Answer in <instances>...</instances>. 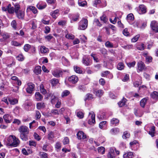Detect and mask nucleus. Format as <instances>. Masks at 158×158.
<instances>
[{
    "label": "nucleus",
    "instance_id": "obj_50",
    "mask_svg": "<svg viewBox=\"0 0 158 158\" xmlns=\"http://www.w3.org/2000/svg\"><path fill=\"white\" fill-rule=\"evenodd\" d=\"M16 58L19 61H22L24 60V58L22 54H20L16 57Z\"/></svg>",
    "mask_w": 158,
    "mask_h": 158
},
{
    "label": "nucleus",
    "instance_id": "obj_5",
    "mask_svg": "<svg viewBox=\"0 0 158 158\" xmlns=\"http://www.w3.org/2000/svg\"><path fill=\"white\" fill-rule=\"evenodd\" d=\"M2 9L4 11H7L10 14H13L15 12V8L12 7L10 4H9L6 7H2Z\"/></svg>",
    "mask_w": 158,
    "mask_h": 158
},
{
    "label": "nucleus",
    "instance_id": "obj_9",
    "mask_svg": "<svg viewBox=\"0 0 158 158\" xmlns=\"http://www.w3.org/2000/svg\"><path fill=\"white\" fill-rule=\"evenodd\" d=\"M146 7L143 4L140 5L138 7V12L140 14H142L146 12Z\"/></svg>",
    "mask_w": 158,
    "mask_h": 158
},
{
    "label": "nucleus",
    "instance_id": "obj_25",
    "mask_svg": "<svg viewBox=\"0 0 158 158\" xmlns=\"http://www.w3.org/2000/svg\"><path fill=\"white\" fill-rule=\"evenodd\" d=\"M133 156L132 152H129L125 153L123 155V157L124 158H133Z\"/></svg>",
    "mask_w": 158,
    "mask_h": 158
},
{
    "label": "nucleus",
    "instance_id": "obj_17",
    "mask_svg": "<svg viewBox=\"0 0 158 158\" xmlns=\"http://www.w3.org/2000/svg\"><path fill=\"white\" fill-rule=\"evenodd\" d=\"M138 67L139 70L142 71L145 69V64L142 61H139L138 63Z\"/></svg>",
    "mask_w": 158,
    "mask_h": 158
},
{
    "label": "nucleus",
    "instance_id": "obj_39",
    "mask_svg": "<svg viewBox=\"0 0 158 158\" xmlns=\"http://www.w3.org/2000/svg\"><path fill=\"white\" fill-rule=\"evenodd\" d=\"M54 133L53 132L50 131L48 136V138L49 140H52L54 137Z\"/></svg>",
    "mask_w": 158,
    "mask_h": 158
},
{
    "label": "nucleus",
    "instance_id": "obj_59",
    "mask_svg": "<svg viewBox=\"0 0 158 158\" xmlns=\"http://www.w3.org/2000/svg\"><path fill=\"white\" fill-rule=\"evenodd\" d=\"M100 19L104 23H106L108 21V19L105 15H103L101 16Z\"/></svg>",
    "mask_w": 158,
    "mask_h": 158
},
{
    "label": "nucleus",
    "instance_id": "obj_30",
    "mask_svg": "<svg viewBox=\"0 0 158 158\" xmlns=\"http://www.w3.org/2000/svg\"><path fill=\"white\" fill-rule=\"evenodd\" d=\"M40 50L42 53H46L48 50V49L44 46H43L40 47Z\"/></svg>",
    "mask_w": 158,
    "mask_h": 158
},
{
    "label": "nucleus",
    "instance_id": "obj_22",
    "mask_svg": "<svg viewBox=\"0 0 158 158\" xmlns=\"http://www.w3.org/2000/svg\"><path fill=\"white\" fill-rule=\"evenodd\" d=\"M119 120L116 118H113L110 120V123L112 125H118L119 123Z\"/></svg>",
    "mask_w": 158,
    "mask_h": 158
},
{
    "label": "nucleus",
    "instance_id": "obj_27",
    "mask_svg": "<svg viewBox=\"0 0 158 158\" xmlns=\"http://www.w3.org/2000/svg\"><path fill=\"white\" fill-rule=\"evenodd\" d=\"M134 113L137 117H141L143 114V113L140 110V109H135L134 111Z\"/></svg>",
    "mask_w": 158,
    "mask_h": 158
},
{
    "label": "nucleus",
    "instance_id": "obj_18",
    "mask_svg": "<svg viewBox=\"0 0 158 158\" xmlns=\"http://www.w3.org/2000/svg\"><path fill=\"white\" fill-rule=\"evenodd\" d=\"M104 92L103 90L101 89H95L94 90V93L95 94L96 96L99 97L102 96Z\"/></svg>",
    "mask_w": 158,
    "mask_h": 158
},
{
    "label": "nucleus",
    "instance_id": "obj_55",
    "mask_svg": "<svg viewBox=\"0 0 158 158\" xmlns=\"http://www.w3.org/2000/svg\"><path fill=\"white\" fill-rule=\"evenodd\" d=\"M30 25L32 26L31 28L33 29H35L37 27L36 25L35 24L34 20H32L30 22Z\"/></svg>",
    "mask_w": 158,
    "mask_h": 158
},
{
    "label": "nucleus",
    "instance_id": "obj_51",
    "mask_svg": "<svg viewBox=\"0 0 158 158\" xmlns=\"http://www.w3.org/2000/svg\"><path fill=\"white\" fill-rule=\"evenodd\" d=\"M31 47V46L29 44H27L25 45L24 46V50L26 52H27Z\"/></svg>",
    "mask_w": 158,
    "mask_h": 158
},
{
    "label": "nucleus",
    "instance_id": "obj_14",
    "mask_svg": "<svg viewBox=\"0 0 158 158\" xmlns=\"http://www.w3.org/2000/svg\"><path fill=\"white\" fill-rule=\"evenodd\" d=\"M108 158H114V148H110V151L107 155Z\"/></svg>",
    "mask_w": 158,
    "mask_h": 158
},
{
    "label": "nucleus",
    "instance_id": "obj_60",
    "mask_svg": "<svg viewBox=\"0 0 158 158\" xmlns=\"http://www.w3.org/2000/svg\"><path fill=\"white\" fill-rule=\"evenodd\" d=\"M136 62L134 61L132 62L129 63L127 64L129 68L133 67L135 64Z\"/></svg>",
    "mask_w": 158,
    "mask_h": 158
},
{
    "label": "nucleus",
    "instance_id": "obj_53",
    "mask_svg": "<svg viewBox=\"0 0 158 158\" xmlns=\"http://www.w3.org/2000/svg\"><path fill=\"white\" fill-rule=\"evenodd\" d=\"M133 15L132 14H130L127 16V19L128 21L134 19Z\"/></svg>",
    "mask_w": 158,
    "mask_h": 158
},
{
    "label": "nucleus",
    "instance_id": "obj_48",
    "mask_svg": "<svg viewBox=\"0 0 158 158\" xmlns=\"http://www.w3.org/2000/svg\"><path fill=\"white\" fill-rule=\"evenodd\" d=\"M79 16L78 15L73 16L71 19V22L73 23V22L77 21L78 19Z\"/></svg>",
    "mask_w": 158,
    "mask_h": 158
},
{
    "label": "nucleus",
    "instance_id": "obj_11",
    "mask_svg": "<svg viewBox=\"0 0 158 158\" xmlns=\"http://www.w3.org/2000/svg\"><path fill=\"white\" fill-rule=\"evenodd\" d=\"M69 81L73 84L76 83L78 80V77L75 75H72L68 78Z\"/></svg>",
    "mask_w": 158,
    "mask_h": 158
},
{
    "label": "nucleus",
    "instance_id": "obj_38",
    "mask_svg": "<svg viewBox=\"0 0 158 158\" xmlns=\"http://www.w3.org/2000/svg\"><path fill=\"white\" fill-rule=\"evenodd\" d=\"M137 49L140 50H143L144 49V45L143 43H141L137 45Z\"/></svg>",
    "mask_w": 158,
    "mask_h": 158
},
{
    "label": "nucleus",
    "instance_id": "obj_41",
    "mask_svg": "<svg viewBox=\"0 0 158 158\" xmlns=\"http://www.w3.org/2000/svg\"><path fill=\"white\" fill-rule=\"evenodd\" d=\"M98 152L102 154H103L105 153V148L103 147H99L98 148Z\"/></svg>",
    "mask_w": 158,
    "mask_h": 158
},
{
    "label": "nucleus",
    "instance_id": "obj_28",
    "mask_svg": "<svg viewBox=\"0 0 158 158\" xmlns=\"http://www.w3.org/2000/svg\"><path fill=\"white\" fill-rule=\"evenodd\" d=\"M83 63L86 66H89L90 65L91 63V61L88 58H83Z\"/></svg>",
    "mask_w": 158,
    "mask_h": 158
},
{
    "label": "nucleus",
    "instance_id": "obj_19",
    "mask_svg": "<svg viewBox=\"0 0 158 158\" xmlns=\"http://www.w3.org/2000/svg\"><path fill=\"white\" fill-rule=\"evenodd\" d=\"M120 132L119 129L118 128H114L110 131V133L112 135H115L118 133Z\"/></svg>",
    "mask_w": 158,
    "mask_h": 158
},
{
    "label": "nucleus",
    "instance_id": "obj_8",
    "mask_svg": "<svg viewBox=\"0 0 158 158\" xmlns=\"http://www.w3.org/2000/svg\"><path fill=\"white\" fill-rule=\"evenodd\" d=\"M150 26L153 31L156 32H158V25L156 21L154 20L152 21Z\"/></svg>",
    "mask_w": 158,
    "mask_h": 158
},
{
    "label": "nucleus",
    "instance_id": "obj_56",
    "mask_svg": "<svg viewBox=\"0 0 158 158\" xmlns=\"http://www.w3.org/2000/svg\"><path fill=\"white\" fill-rule=\"evenodd\" d=\"M77 116L80 118H82L84 117V114L82 112L79 111L77 113Z\"/></svg>",
    "mask_w": 158,
    "mask_h": 158
},
{
    "label": "nucleus",
    "instance_id": "obj_58",
    "mask_svg": "<svg viewBox=\"0 0 158 158\" xmlns=\"http://www.w3.org/2000/svg\"><path fill=\"white\" fill-rule=\"evenodd\" d=\"M51 97V102L52 103H54L55 102L57 101V98L55 96L53 95H52Z\"/></svg>",
    "mask_w": 158,
    "mask_h": 158
},
{
    "label": "nucleus",
    "instance_id": "obj_1",
    "mask_svg": "<svg viewBox=\"0 0 158 158\" xmlns=\"http://www.w3.org/2000/svg\"><path fill=\"white\" fill-rule=\"evenodd\" d=\"M19 131L20 132V137L23 141H26L28 139L27 134L29 133L28 127L25 126H21L18 129Z\"/></svg>",
    "mask_w": 158,
    "mask_h": 158
},
{
    "label": "nucleus",
    "instance_id": "obj_10",
    "mask_svg": "<svg viewBox=\"0 0 158 158\" xmlns=\"http://www.w3.org/2000/svg\"><path fill=\"white\" fill-rule=\"evenodd\" d=\"M77 136L78 139H84L86 138L87 136L83 132L81 131H79L77 134Z\"/></svg>",
    "mask_w": 158,
    "mask_h": 158
},
{
    "label": "nucleus",
    "instance_id": "obj_2",
    "mask_svg": "<svg viewBox=\"0 0 158 158\" xmlns=\"http://www.w3.org/2000/svg\"><path fill=\"white\" fill-rule=\"evenodd\" d=\"M15 7V12L16 17L19 19H23L25 17V10H20V6L18 3H16L14 5Z\"/></svg>",
    "mask_w": 158,
    "mask_h": 158
},
{
    "label": "nucleus",
    "instance_id": "obj_42",
    "mask_svg": "<svg viewBox=\"0 0 158 158\" xmlns=\"http://www.w3.org/2000/svg\"><path fill=\"white\" fill-rule=\"evenodd\" d=\"M87 3L86 1H82L81 0H79L78 1V5L81 6H84L86 5Z\"/></svg>",
    "mask_w": 158,
    "mask_h": 158
},
{
    "label": "nucleus",
    "instance_id": "obj_21",
    "mask_svg": "<svg viewBox=\"0 0 158 158\" xmlns=\"http://www.w3.org/2000/svg\"><path fill=\"white\" fill-rule=\"evenodd\" d=\"M35 98L37 101H41L43 99V96L39 92H36L35 94Z\"/></svg>",
    "mask_w": 158,
    "mask_h": 158
},
{
    "label": "nucleus",
    "instance_id": "obj_46",
    "mask_svg": "<svg viewBox=\"0 0 158 158\" xmlns=\"http://www.w3.org/2000/svg\"><path fill=\"white\" fill-rule=\"evenodd\" d=\"M51 84L53 86H55L58 83V80L57 79L54 78L51 81Z\"/></svg>",
    "mask_w": 158,
    "mask_h": 158
},
{
    "label": "nucleus",
    "instance_id": "obj_16",
    "mask_svg": "<svg viewBox=\"0 0 158 158\" xmlns=\"http://www.w3.org/2000/svg\"><path fill=\"white\" fill-rule=\"evenodd\" d=\"M51 15L54 19H56L59 15V10L58 9L51 12L50 14Z\"/></svg>",
    "mask_w": 158,
    "mask_h": 158
},
{
    "label": "nucleus",
    "instance_id": "obj_32",
    "mask_svg": "<svg viewBox=\"0 0 158 158\" xmlns=\"http://www.w3.org/2000/svg\"><path fill=\"white\" fill-rule=\"evenodd\" d=\"M30 10L32 11V12L35 14H36L37 11L36 9L34 6H30L28 7L27 9V11L29 10Z\"/></svg>",
    "mask_w": 158,
    "mask_h": 158
},
{
    "label": "nucleus",
    "instance_id": "obj_12",
    "mask_svg": "<svg viewBox=\"0 0 158 158\" xmlns=\"http://www.w3.org/2000/svg\"><path fill=\"white\" fill-rule=\"evenodd\" d=\"M62 72L59 69H56L54 70L52 72V75L55 77H58L61 76Z\"/></svg>",
    "mask_w": 158,
    "mask_h": 158
},
{
    "label": "nucleus",
    "instance_id": "obj_43",
    "mask_svg": "<svg viewBox=\"0 0 158 158\" xmlns=\"http://www.w3.org/2000/svg\"><path fill=\"white\" fill-rule=\"evenodd\" d=\"M124 66L123 63L120 62L117 65V69L119 70H122L124 68Z\"/></svg>",
    "mask_w": 158,
    "mask_h": 158
},
{
    "label": "nucleus",
    "instance_id": "obj_15",
    "mask_svg": "<svg viewBox=\"0 0 158 158\" xmlns=\"http://www.w3.org/2000/svg\"><path fill=\"white\" fill-rule=\"evenodd\" d=\"M127 100L126 98H123L118 103L119 107H121L123 106H127Z\"/></svg>",
    "mask_w": 158,
    "mask_h": 158
},
{
    "label": "nucleus",
    "instance_id": "obj_6",
    "mask_svg": "<svg viewBox=\"0 0 158 158\" xmlns=\"http://www.w3.org/2000/svg\"><path fill=\"white\" fill-rule=\"evenodd\" d=\"M35 85L32 83H28L27 84V87L26 90L27 93L29 94L32 93L35 90Z\"/></svg>",
    "mask_w": 158,
    "mask_h": 158
},
{
    "label": "nucleus",
    "instance_id": "obj_26",
    "mask_svg": "<svg viewBox=\"0 0 158 158\" xmlns=\"http://www.w3.org/2000/svg\"><path fill=\"white\" fill-rule=\"evenodd\" d=\"M74 70L77 73L81 74L83 73L82 69L78 66H74Z\"/></svg>",
    "mask_w": 158,
    "mask_h": 158
},
{
    "label": "nucleus",
    "instance_id": "obj_49",
    "mask_svg": "<svg viewBox=\"0 0 158 158\" xmlns=\"http://www.w3.org/2000/svg\"><path fill=\"white\" fill-rule=\"evenodd\" d=\"M2 36L4 40L9 38L10 37V34L6 33L2 34Z\"/></svg>",
    "mask_w": 158,
    "mask_h": 158
},
{
    "label": "nucleus",
    "instance_id": "obj_44",
    "mask_svg": "<svg viewBox=\"0 0 158 158\" xmlns=\"http://www.w3.org/2000/svg\"><path fill=\"white\" fill-rule=\"evenodd\" d=\"M70 94V92L68 90H65L61 94L62 97H64L68 96Z\"/></svg>",
    "mask_w": 158,
    "mask_h": 158
},
{
    "label": "nucleus",
    "instance_id": "obj_3",
    "mask_svg": "<svg viewBox=\"0 0 158 158\" xmlns=\"http://www.w3.org/2000/svg\"><path fill=\"white\" fill-rule=\"evenodd\" d=\"M7 140L8 143L7 144L8 145L13 146L14 147L17 146L20 143V141L19 139L14 135H10L7 139Z\"/></svg>",
    "mask_w": 158,
    "mask_h": 158
},
{
    "label": "nucleus",
    "instance_id": "obj_40",
    "mask_svg": "<svg viewBox=\"0 0 158 158\" xmlns=\"http://www.w3.org/2000/svg\"><path fill=\"white\" fill-rule=\"evenodd\" d=\"M151 96L153 98L155 99H158V93L157 92L154 91L151 94Z\"/></svg>",
    "mask_w": 158,
    "mask_h": 158
},
{
    "label": "nucleus",
    "instance_id": "obj_35",
    "mask_svg": "<svg viewBox=\"0 0 158 158\" xmlns=\"http://www.w3.org/2000/svg\"><path fill=\"white\" fill-rule=\"evenodd\" d=\"M36 6L38 9L42 10L46 7V5L45 4H42L39 3Z\"/></svg>",
    "mask_w": 158,
    "mask_h": 158
},
{
    "label": "nucleus",
    "instance_id": "obj_31",
    "mask_svg": "<svg viewBox=\"0 0 158 158\" xmlns=\"http://www.w3.org/2000/svg\"><path fill=\"white\" fill-rule=\"evenodd\" d=\"M8 100L10 104L13 105L17 103L18 102V100L16 99L9 98Z\"/></svg>",
    "mask_w": 158,
    "mask_h": 158
},
{
    "label": "nucleus",
    "instance_id": "obj_34",
    "mask_svg": "<svg viewBox=\"0 0 158 158\" xmlns=\"http://www.w3.org/2000/svg\"><path fill=\"white\" fill-rule=\"evenodd\" d=\"M130 136V133L127 131H126L123 132V135L122 136V137L123 139H126L127 138H129Z\"/></svg>",
    "mask_w": 158,
    "mask_h": 158
},
{
    "label": "nucleus",
    "instance_id": "obj_54",
    "mask_svg": "<svg viewBox=\"0 0 158 158\" xmlns=\"http://www.w3.org/2000/svg\"><path fill=\"white\" fill-rule=\"evenodd\" d=\"M105 45L107 47L109 48H112L113 47V44L109 41H107L105 43Z\"/></svg>",
    "mask_w": 158,
    "mask_h": 158
},
{
    "label": "nucleus",
    "instance_id": "obj_47",
    "mask_svg": "<svg viewBox=\"0 0 158 158\" xmlns=\"http://www.w3.org/2000/svg\"><path fill=\"white\" fill-rule=\"evenodd\" d=\"M147 99L145 98L143 99L140 102V104L141 106L144 108L147 102Z\"/></svg>",
    "mask_w": 158,
    "mask_h": 158
},
{
    "label": "nucleus",
    "instance_id": "obj_37",
    "mask_svg": "<svg viewBox=\"0 0 158 158\" xmlns=\"http://www.w3.org/2000/svg\"><path fill=\"white\" fill-rule=\"evenodd\" d=\"M36 106L37 109H41L45 108V104L43 102H39L37 104Z\"/></svg>",
    "mask_w": 158,
    "mask_h": 158
},
{
    "label": "nucleus",
    "instance_id": "obj_62",
    "mask_svg": "<svg viewBox=\"0 0 158 158\" xmlns=\"http://www.w3.org/2000/svg\"><path fill=\"white\" fill-rule=\"evenodd\" d=\"M106 123V121H103L101 122L99 125L100 128L101 129L103 127L105 126Z\"/></svg>",
    "mask_w": 158,
    "mask_h": 158
},
{
    "label": "nucleus",
    "instance_id": "obj_4",
    "mask_svg": "<svg viewBox=\"0 0 158 158\" xmlns=\"http://www.w3.org/2000/svg\"><path fill=\"white\" fill-rule=\"evenodd\" d=\"M87 26V20L85 19H83L79 22L78 29L81 30H84L86 28Z\"/></svg>",
    "mask_w": 158,
    "mask_h": 158
},
{
    "label": "nucleus",
    "instance_id": "obj_57",
    "mask_svg": "<svg viewBox=\"0 0 158 158\" xmlns=\"http://www.w3.org/2000/svg\"><path fill=\"white\" fill-rule=\"evenodd\" d=\"M11 44L12 45L15 46H20L21 45V44L19 43L18 42L15 41H11Z\"/></svg>",
    "mask_w": 158,
    "mask_h": 158
},
{
    "label": "nucleus",
    "instance_id": "obj_23",
    "mask_svg": "<svg viewBox=\"0 0 158 158\" xmlns=\"http://www.w3.org/2000/svg\"><path fill=\"white\" fill-rule=\"evenodd\" d=\"M41 71V67L40 66L35 67L34 71V73L36 75L40 74Z\"/></svg>",
    "mask_w": 158,
    "mask_h": 158
},
{
    "label": "nucleus",
    "instance_id": "obj_29",
    "mask_svg": "<svg viewBox=\"0 0 158 158\" xmlns=\"http://www.w3.org/2000/svg\"><path fill=\"white\" fill-rule=\"evenodd\" d=\"M11 25L15 30L17 29L18 24L15 20H13L11 23Z\"/></svg>",
    "mask_w": 158,
    "mask_h": 158
},
{
    "label": "nucleus",
    "instance_id": "obj_64",
    "mask_svg": "<svg viewBox=\"0 0 158 158\" xmlns=\"http://www.w3.org/2000/svg\"><path fill=\"white\" fill-rule=\"evenodd\" d=\"M40 155L42 158H47V155L46 153L44 152H40Z\"/></svg>",
    "mask_w": 158,
    "mask_h": 158
},
{
    "label": "nucleus",
    "instance_id": "obj_33",
    "mask_svg": "<svg viewBox=\"0 0 158 158\" xmlns=\"http://www.w3.org/2000/svg\"><path fill=\"white\" fill-rule=\"evenodd\" d=\"M155 133V127L154 126H152L149 131V134L151 135L152 137L154 136Z\"/></svg>",
    "mask_w": 158,
    "mask_h": 158
},
{
    "label": "nucleus",
    "instance_id": "obj_13",
    "mask_svg": "<svg viewBox=\"0 0 158 158\" xmlns=\"http://www.w3.org/2000/svg\"><path fill=\"white\" fill-rule=\"evenodd\" d=\"M3 118L5 122L6 123H10L12 119V117L8 114L4 115L3 116Z\"/></svg>",
    "mask_w": 158,
    "mask_h": 158
},
{
    "label": "nucleus",
    "instance_id": "obj_7",
    "mask_svg": "<svg viewBox=\"0 0 158 158\" xmlns=\"http://www.w3.org/2000/svg\"><path fill=\"white\" fill-rule=\"evenodd\" d=\"M89 118H90L89 120V123L90 124H94L95 123V114L93 112H91L89 113Z\"/></svg>",
    "mask_w": 158,
    "mask_h": 158
},
{
    "label": "nucleus",
    "instance_id": "obj_61",
    "mask_svg": "<svg viewBox=\"0 0 158 158\" xmlns=\"http://www.w3.org/2000/svg\"><path fill=\"white\" fill-rule=\"evenodd\" d=\"M63 142L64 145L68 144L69 143V139L67 137H65L63 139Z\"/></svg>",
    "mask_w": 158,
    "mask_h": 158
},
{
    "label": "nucleus",
    "instance_id": "obj_45",
    "mask_svg": "<svg viewBox=\"0 0 158 158\" xmlns=\"http://www.w3.org/2000/svg\"><path fill=\"white\" fill-rule=\"evenodd\" d=\"M101 3V1L99 0H95L93 2V6L95 7H97L98 6H100Z\"/></svg>",
    "mask_w": 158,
    "mask_h": 158
},
{
    "label": "nucleus",
    "instance_id": "obj_52",
    "mask_svg": "<svg viewBox=\"0 0 158 158\" xmlns=\"http://www.w3.org/2000/svg\"><path fill=\"white\" fill-rule=\"evenodd\" d=\"M65 37L68 39L73 40L75 36L72 34L68 33L65 35Z\"/></svg>",
    "mask_w": 158,
    "mask_h": 158
},
{
    "label": "nucleus",
    "instance_id": "obj_24",
    "mask_svg": "<svg viewBox=\"0 0 158 158\" xmlns=\"http://www.w3.org/2000/svg\"><path fill=\"white\" fill-rule=\"evenodd\" d=\"M94 98L93 97V95L89 93L86 94L85 97V101L86 100H91L94 99Z\"/></svg>",
    "mask_w": 158,
    "mask_h": 158
},
{
    "label": "nucleus",
    "instance_id": "obj_20",
    "mask_svg": "<svg viewBox=\"0 0 158 158\" xmlns=\"http://www.w3.org/2000/svg\"><path fill=\"white\" fill-rule=\"evenodd\" d=\"M11 79L12 80L15 81V83H16L18 85L20 86L21 85V82L19 80L18 78L15 76H12L11 77Z\"/></svg>",
    "mask_w": 158,
    "mask_h": 158
},
{
    "label": "nucleus",
    "instance_id": "obj_36",
    "mask_svg": "<svg viewBox=\"0 0 158 158\" xmlns=\"http://www.w3.org/2000/svg\"><path fill=\"white\" fill-rule=\"evenodd\" d=\"M40 92L43 94H45L47 93L46 90L44 88L43 84H41L40 86Z\"/></svg>",
    "mask_w": 158,
    "mask_h": 158
},
{
    "label": "nucleus",
    "instance_id": "obj_63",
    "mask_svg": "<svg viewBox=\"0 0 158 158\" xmlns=\"http://www.w3.org/2000/svg\"><path fill=\"white\" fill-rule=\"evenodd\" d=\"M139 37V35H136L131 39L132 42H136L138 40Z\"/></svg>",
    "mask_w": 158,
    "mask_h": 158
}]
</instances>
